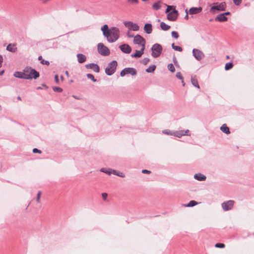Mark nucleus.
<instances>
[{
    "mask_svg": "<svg viewBox=\"0 0 254 254\" xmlns=\"http://www.w3.org/2000/svg\"><path fill=\"white\" fill-rule=\"evenodd\" d=\"M103 35L109 43L115 42L120 37V31L117 27L109 28L107 24H105L101 28Z\"/></svg>",
    "mask_w": 254,
    "mask_h": 254,
    "instance_id": "f257e3e1",
    "label": "nucleus"
},
{
    "mask_svg": "<svg viewBox=\"0 0 254 254\" xmlns=\"http://www.w3.org/2000/svg\"><path fill=\"white\" fill-rule=\"evenodd\" d=\"M25 79H37L39 76V73L35 69L27 66L24 69Z\"/></svg>",
    "mask_w": 254,
    "mask_h": 254,
    "instance_id": "f03ea898",
    "label": "nucleus"
},
{
    "mask_svg": "<svg viewBox=\"0 0 254 254\" xmlns=\"http://www.w3.org/2000/svg\"><path fill=\"white\" fill-rule=\"evenodd\" d=\"M118 65V63L116 61H112L108 64L107 66L105 68V73L109 76L113 75L116 70Z\"/></svg>",
    "mask_w": 254,
    "mask_h": 254,
    "instance_id": "7ed1b4c3",
    "label": "nucleus"
},
{
    "mask_svg": "<svg viewBox=\"0 0 254 254\" xmlns=\"http://www.w3.org/2000/svg\"><path fill=\"white\" fill-rule=\"evenodd\" d=\"M162 50L163 48L160 44H154L151 47V56L155 58H158L161 54Z\"/></svg>",
    "mask_w": 254,
    "mask_h": 254,
    "instance_id": "20e7f679",
    "label": "nucleus"
},
{
    "mask_svg": "<svg viewBox=\"0 0 254 254\" xmlns=\"http://www.w3.org/2000/svg\"><path fill=\"white\" fill-rule=\"evenodd\" d=\"M97 49L98 53L102 56H107L110 54L109 49L102 43L98 44Z\"/></svg>",
    "mask_w": 254,
    "mask_h": 254,
    "instance_id": "39448f33",
    "label": "nucleus"
},
{
    "mask_svg": "<svg viewBox=\"0 0 254 254\" xmlns=\"http://www.w3.org/2000/svg\"><path fill=\"white\" fill-rule=\"evenodd\" d=\"M136 70L133 67H126L124 68L120 72V75L122 77H124L127 74H130L132 76H134L136 75Z\"/></svg>",
    "mask_w": 254,
    "mask_h": 254,
    "instance_id": "423d86ee",
    "label": "nucleus"
},
{
    "mask_svg": "<svg viewBox=\"0 0 254 254\" xmlns=\"http://www.w3.org/2000/svg\"><path fill=\"white\" fill-rule=\"evenodd\" d=\"M124 25L128 28L129 30H133L134 31H138L139 29V27L136 23H134L132 21H125L124 22Z\"/></svg>",
    "mask_w": 254,
    "mask_h": 254,
    "instance_id": "0eeeda50",
    "label": "nucleus"
},
{
    "mask_svg": "<svg viewBox=\"0 0 254 254\" xmlns=\"http://www.w3.org/2000/svg\"><path fill=\"white\" fill-rule=\"evenodd\" d=\"M192 55L195 59L198 61H201L204 57L203 53L197 49H193L192 50Z\"/></svg>",
    "mask_w": 254,
    "mask_h": 254,
    "instance_id": "6e6552de",
    "label": "nucleus"
},
{
    "mask_svg": "<svg viewBox=\"0 0 254 254\" xmlns=\"http://www.w3.org/2000/svg\"><path fill=\"white\" fill-rule=\"evenodd\" d=\"M133 42L135 44L141 45V47L142 45L145 46L146 43L145 39L140 35H136L134 37Z\"/></svg>",
    "mask_w": 254,
    "mask_h": 254,
    "instance_id": "1a4fd4ad",
    "label": "nucleus"
},
{
    "mask_svg": "<svg viewBox=\"0 0 254 254\" xmlns=\"http://www.w3.org/2000/svg\"><path fill=\"white\" fill-rule=\"evenodd\" d=\"M234 204V201L230 200L222 203V207L224 211H228L230 210L233 207Z\"/></svg>",
    "mask_w": 254,
    "mask_h": 254,
    "instance_id": "9d476101",
    "label": "nucleus"
},
{
    "mask_svg": "<svg viewBox=\"0 0 254 254\" xmlns=\"http://www.w3.org/2000/svg\"><path fill=\"white\" fill-rule=\"evenodd\" d=\"M226 4L225 2L219 3L218 5H213L210 8V11L213 10H217L219 11H224L226 9Z\"/></svg>",
    "mask_w": 254,
    "mask_h": 254,
    "instance_id": "9b49d317",
    "label": "nucleus"
},
{
    "mask_svg": "<svg viewBox=\"0 0 254 254\" xmlns=\"http://www.w3.org/2000/svg\"><path fill=\"white\" fill-rule=\"evenodd\" d=\"M189 130L187 129L186 130H179L177 131L173 132V135L175 136H177L178 137H181L183 135H190L189 133Z\"/></svg>",
    "mask_w": 254,
    "mask_h": 254,
    "instance_id": "f8f14e48",
    "label": "nucleus"
},
{
    "mask_svg": "<svg viewBox=\"0 0 254 254\" xmlns=\"http://www.w3.org/2000/svg\"><path fill=\"white\" fill-rule=\"evenodd\" d=\"M119 48L123 53L126 54H129L131 51V47L127 44H123Z\"/></svg>",
    "mask_w": 254,
    "mask_h": 254,
    "instance_id": "ddd939ff",
    "label": "nucleus"
},
{
    "mask_svg": "<svg viewBox=\"0 0 254 254\" xmlns=\"http://www.w3.org/2000/svg\"><path fill=\"white\" fill-rule=\"evenodd\" d=\"M85 67L86 68L92 69L94 72L98 73L100 71V68L99 65L94 63H91L89 64H87L85 65Z\"/></svg>",
    "mask_w": 254,
    "mask_h": 254,
    "instance_id": "4468645a",
    "label": "nucleus"
},
{
    "mask_svg": "<svg viewBox=\"0 0 254 254\" xmlns=\"http://www.w3.org/2000/svg\"><path fill=\"white\" fill-rule=\"evenodd\" d=\"M177 10L174 9L167 14V19L170 21H174L177 18Z\"/></svg>",
    "mask_w": 254,
    "mask_h": 254,
    "instance_id": "2eb2a0df",
    "label": "nucleus"
},
{
    "mask_svg": "<svg viewBox=\"0 0 254 254\" xmlns=\"http://www.w3.org/2000/svg\"><path fill=\"white\" fill-rule=\"evenodd\" d=\"M144 49H145V46L144 45H142L141 50L139 51L136 50L135 53L132 54L131 55V57L132 58H139V57H140L143 54Z\"/></svg>",
    "mask_w": 254,
    "mask_h": 254,
    "instance_id": "dca6fc26",
    "label": "nucleus"
},
{
    "mask_svg": "<svg viewBox=\"0 0 254 254\" xmlns=\"http://www.w3.org/2000/svg\"><path fill=\"white\" fill-rule=\"evenodd\" d=\"M202 10V8L201 6L198 7H192L190 9L189 13L190 14H196L200 13Z\"/></svg>",
    "mask_w": 254,
    "mask_h": 254,
    "instance_id": "f3484780",
    "label": "nucleus"
},
{
    "mask_svg": "<svg viewBox=\"0 0 254 254\" xmlns=\"http://www.w3.org/2000/svg\"><path fill=\"white\" fill-rule=\"evenodd\" d=\"M228 18L223 13L218 14L215 18L216 21L224 22L227 21Z\"/></svg>",
    "mask_w": 254,
    "mask_h": 254,
    "instance_id": "a211bd4d",
    "label": "nucleus"
},
{
    "mask_svg": "<svg viewBox=\"0 0 254 254\" xmlns=\"http://www.w3.org/2000/svg\"><path fill=\"white\" fill-rule=\"evenodd\" d=\"M144 30L148 34H151L152 32V26L150 23H146L144 26Z\"/></svg>",
    "mask_w": 254,
    "mask_h": 254,
    "instance_id": "6ab92c4d",
    "label": "nucleus"
},
{
    "mask_svg": "<svg viewBox=\"0 0 254 254\" xmlns=\"http://www.w3.org/2000/svg\"><path fill=\"white\" fill-rule=\"evenodd\" d=\"M6 50L15 53L17 51V48L16 47V44H9L6 47Z\"/></svg>",
    "mask_w": 254,
    "mask_h": 254,
    "instance_id": "aec40b11",
    "label": "nucleus"
},
{
    "mask_svg": "<svg viewBox=\"0 0 254 254\" xmlns=\"http://www.w3.org/2000/svg\"><path fill=\"white\" fill-rule=\"evenodd\" d=\"M13 75L16 78L25 79V72L24 70L23 72L16 71L14 73Z\"/></svg>",
    "mask_w": 254,
    "mask_h": 254,
    "instance_id": "412c9836",
    "label": "nucleus"
},
{
    "mask_svg": "<svg viewBox=\"0 0 254 254\" xmlns=\"http://www.w3.org/2000/svg\"><path fill=\"white\" fill-rule=\"evenodd\" d=\"M78 62L80 64H82L86 61V57L85 55L82 54H78L77 55Z\"/></svg>",
    "mask_w": 254,
    "mask_h": 254,
    "instance_id": "4be33fe9",
    "label": "nucleus"
},
{
    "mask_svg": "<svg viewBox=\"0 0 254 254\" xmlns=\"http://www.w3.org/2000/svg\"><path fill=\"white\" fill-rule=\"evenodd\" d=\"M194 178L198 181H203L206 180V177L200 173H198L194 175Z\"/></svg>",
    "mask_w": 254,
    "mask_h": 254,
    "instance_id": "5701e85b",
    "label": "nucleus"
},
{
    "mask_svg": "<svg viewBox=\"0 0 254 254\" xmlns=\"http://www.w3.org/2000/svg\"><path fill=\"white\" fill-rule=\"evenodd\" d=\"M191 82L194 86L198 89L199 88V86L197 81V78L196 75L191 77Z\"/></svg>",
    "mask_w": 254,
    "mask_h": 254,
    "instance_id": "b1692460",
    "label": "nucleus"
},
{
    "mask_svg": "<svg viewBox=\"0 0 254 254\" xmlns=\"http://www.w3.org/2000/svg\"><path fill=\"white\" fill-rule=\"evenodd\" d=\"M220 129L223 132L226 134H229L230 133L229 127L226 126V124H223L220 127Z\"/></svg>",
    "mask_w": 254,
    "mask_h": 254,
    "instance_id": "393cba45",
    "label": "nucleus"
},
{
    "mask_svg": "<svg viewBox=\"0 0 254 254\" xmlns=\"http://www.w3.org/2000/svg\"><path fill=\"white\" fill-rule=\"evenodd\" d=\"M160 27L163 30L167 31L170 28V26L166 24L164 22H161L160 23Z\"/></svg>",
    "mask_w": 254,
    "mask_h": 254,
    "instance_id": "a878e982",
    "label": "nucleus"
},
{
    "mask_svg": "<svg viewBox=\"0 0 254 254\" xmlns=\"http://www.w3.org/2000/svg\"><path fill=\"white\" fill-rule=\"evenodd\" d=\"M113 170L110 169H106L104 168H101L100 170V171L103 173H105L108 175H111V174H113Z\"/></svg>",
    "mask_w": 254,
    "mask_h": 254,
    "instance_id": "bb28decb",
    "label": "nucleus"
},
{
    "mask_svg": "<svg viewBox=\"0 0 254 254\" xmlns=\"http://www.w3.org/2000/svg\"><path fill=\"white\" fill-rule=\"evenodd\" d=\"M197 204V202L195 200H191L188 204H185V207H192Z\"/></svg>",
    "mask_w": 254,
    "mask_h": 254,
    "instance_id": "cd10ccee",
    "label": "nucleus"
},
{
    "mask_svg": "<svg viewBox=\"0 0 254 254\" xmlns=\"http://www.w3.org/2000/svg\"><path fill=\"white\" fill-rule=\"evenodd\" d=\"M156 69V66L155 65H150L149 67L146 69L145 71L147 72H153Z\"/></svg>",
    "mask_w": 254,
    "mask_h": 254,
    "instance_id": "c85d7f7f",
    "label": "nucleus"
},
{
    "mask_svg": "<svg viewBox=\"0 0 254 254\" xmlns=\"http://www.w3.org/2000/svg\"><path fill=\"white\" fill-rule=\"evenodd\" d=\"M113 174L114 175H115L116 176H119V177H122V178H124L125 177V176L124 173H122L121 172L115 170H113Z\"/></svg>",
    "mask_w": 254,
    "mask_h": 254,
    "instance_id": "c756f323",
    "label": "nucleus"
},
{
    "mask_svg": "<svg viewBox=\"0 0 254 254\" xmlns=\"http://www.w3.org/2000/svg\"><path fill=\"white\" fill-rule=\"evenodd\" d=\"M172 47L175 51H177L179 52H182L183 51V49L181 47L176 46L174 43H173L172 44Z\"/></svg>",
    "mask_w": 254,
    "mask_h": 254,
    "instance_id": "7c9ffc66",
    "label": "nucleus"
},
{
    "mask_svg": "<svg viewBox=\"0 0 254 254\" xmlns=\"http://www.w3.org/2000/svg\"><path fill=\"white\" fill-rule=\"evenodd\" d=\"M233 66V64L232 63H227L225 64V69L226 70H228L230 69H231Z\"/></svg>",
    "mask_w": 254,
    "mask_h": 254,
    "instance_id": "2f4dec72",
    "label": "nucleus"
},
{
    "mask_svg": "<svg viewBox=\"0 0 254 254\" xmlns=\"http://www.w3.org/2000/svg\"><path fill=\"white\" fill-rule=\"evenodd\" d=\"M160 7H161V6L160 4V2L159 1L155 2L152 5V8L155 10H158L160 8Z\"/></svg>",
    "mask_w": 254,
    "mask_h": 254,
    "instance_id": "473e14b6",
    "label": "nucleus"
},
{
    "mask_svg": "<svg viewBox=\"0 0 254 254\" xmlns=\"http://www.w3.org/2000/svg\"><path fill=\"white\" fill-rule=\"evenodd\" d=\"M38 60L41 61V63L42 64H46V65H49L50 64V63L49 61H45L44 60H43L42 59V57L41 56H39L38 57Z\"/></svg>",
    "mask_w": 254,
    "mask_h": 254,
    "instance_id": "72a5a7b5",
    "label": "nucleus"
},
{
    "mask_svg": "<svg viewBox=\"0 0 254 254\" xmlns=\"http://www.w3.org/2000/svg\"><path fill=\"white\" fill-rule=\"evenodd\" d=\"M86 76L88 79H91L92 81H93L94 82H96L97 80L94 78V76H93V74H90V73H88V74H87Z\"/></svg>",
    "mask_w": 254,
    "mask_h": 254,
    "instance_id": "f704fd0d",
    "label": "nucleus"
},
{
    "mask_svg": "<svg viewBox=\"0 0 254 254\" xmlns=\"http://www.w3.org/2000/svg\"><path fill=\"white\" fill-rule=\"evenodd\" d=\"M168 68L172 72H174L175 70V67L172 64H169L168 65Z\"/></svg>",
    "mask_w": 254,
    "mask_h": 254,
    "instance_id": "c9c22d12",
    "label": "nucleus"
},
{
    "mask_svg": "<svg viewBox=\"0 0 254 254\" xmlns=\"http://www.w3.org/2000/svg\"><path fill=\"white\" fill-rule=\"evenodd\" d=\"M163 133L167 135H173V132H172L169 129H165L163 130Z\"/></svg>",
    "mask_w": 254,
    "mask_h": 254,
    "instance_id": "e433bc0d",
    "label": "nucleus"
},
{
    "mask_svg": "<svg viewBox=\"0 0 254 254\" xmlns=\"http://www.w3.org/2000/svg\"><path fill=\"white\" fill-rule=\"evenodd\" d=\"M172 36L175 39H178L179 38V34L177 32L174 31L172 32Z\"/></svg>",
    "mask_w": 254,
    "mask_h": 254,
    "instance_id": "4c0bfd02",
    "label": "nucleus"
},
{
    "mask_svg": "<svg viewBox=\"0 0 254 254\" xmlns=\"http://www.w3.org/2000/svg\"><path fill=\"white\" fill-rule=\"evenodd\" d=\"M215 247L218 248H223L225 247V245L223 243H217L215 244Z\"/></svg>",
    "mask_w": 254,
    "mask_h": 254,
    "instance_id": "58836bf2",
    "label": "nucleus"
},
{
    "mask_svg": "<svg viewBox=\"0 0 254 254\" xmlns=\"http://www.w3.org/2000/svg\"><path fill=\"white\" fill-rule=\"evenodd\" d=\"M53 90L55 92H61L63 91V89L59 87H53Z\"/></svg>",
    "mask_w": 254,
    "mask_h": 254,
    "instance_id": "ea45409f",
    "label": "nucleus"
},
{
    "mask_svg": "<svg viewBox=\"0 0 254 254\" xmlns=\"http://www.w3.org/2000/svg\"><path fill=\"white\" fill-rule=\"evenodd\" d=\"M149 62V59L145 58L142 60V63L145 65L147 64Z\"/></svg>",
    "mask_w": 254,
    "mask_h": 254,
    "instance_id": "a19ab883",
    "label": "nucleus"
},
{
    "mask_svg": "<svg viewBox=\"0 0 254 254\" xmlns=\"http://www.w3.org/2000/svg\"><path fill=\"white\" fill-rule=\"evenodd\" d=\"M40 197H41V191H39L36 198V201L37 202H40Z\"/></svg>",
    "mask_w": 254,
    "mask_h": 254,
    "instance_id": "79ce46f5",
    "label": "nucleus"
},
{
    "mask_svg": "<svg viewBox=\"0 0 254 254\" xmlns=\"http://www.w3.org/2000/svg\"><path fill=\"white\" fill-rule=\"evenodd\" d=\"M176 77L181 79V80H183V77L181 73L180 72H178L177 73H176Z\"/></svg>",
    "mask_w": 254,
    "mask_h": 254,
    "instance_id": "37998d69",
    "label": "nucleus"
},
{
    "mask_svg": "<svg viewBox=\"0 0 254 254\" xmlns=\"http://www.w3.org/2000/svg\"><path fill=\"white\" fill-rule=\"evenodd\" d=\"M102 198H103V199L104 200V201H106L107 200V196H108V194L107 193H102Z\"/></svg>",
    "mask_w": 254,
    "mask_h": 254,
    "instance_id": "c03bdc74",
    "label": "nucleus"
},
{
    "mask_svg": "<svg viewBox=\"0 0 254 254\" xmlns=\"http://www.w3.org/2000/svg\"><path fill=\"white\" fill-rule=\"evenodd\" d=\"M234 3V4L236 5H239L241 3H242V1L240 0H232Z\"/></svg>",
    "mask_w": 254,
    "mask_h": 254,
    "instance_id": "a18cd8bd",
    "label": "nucleus"
},
{
    "mask_svg": "<svg viewBox=\"0 0 254 254\" xmlns=\"http://www.w3.org/2000/svg\"><path fill=\"white\" fill-rule=\"evenodd\" d=\"M127 2L132 4L138 3V0H127Z\"/></svg>",
    "mask_w": 254,
    "mask_h": 254,
    "instance_id": "49530a36",
    "label": "nucleus"
},
{
    "mask_svg": "<svg viewBox=\"0 0 254 254\" xmlns=\"http://www.w3.org/2000/svg\"><path fill=\"white\" fill-rule=\"evenodd\" d=\"M33 152L34 153H41V151L40 150H39L38 149L35 148L33 149Z\"/></svg>",
    "mask_w": 254,
    "mask_h": 254,
    "instance_id": "de8ad7c7",
    "label": "nucleus"
},
{
    "mask_svg": "<svg viewBox=\"0 0 254 254\" xmlns=\"http://www.w3.org/2000/svg\"><path fill=\"white\" fill-rule=\"evenodd\" d=\"M55 80L56 82L58 84L59 83V77L58 75H55Z\"/></svg>",
    "mask_w": 254,
    "mask_h": 254,
    "instance_id": "09e8293b",
    "label": "nucleus"
},
{
    "mask_svg": "<svg viewBox=\"0 0 254 254\" xmlns=\"http://www.w3.org/2000/svg\"><path fill=\"white\" fill-rule=\"evenodd\" d=\"M142 173L143 174H150L151 172L147 170H142Z\"/></svg>",
    "mask_w": 254,
    "mask_h": 254,
    "instance_id": "8fccbe9b",
    "label": "nucleus"
},
{
    "mask_svg": "<svg viewBox=\"0 0 254 254\" xmlns=\"http://www.w3.org/2000/svg\"><path fill=\"white\" fill-rule=\"evenodd\" d=\"M3 57L1 55H0V67L2 66V63L3 62Z\"/></svg>",
    "mask_w": 254,
    "mask_h": 254,
    "instance_id": "3c124183",
    "label": "nucleus"
},
{
    "mask_svg": "<svg viewBox=\"0 0 254 254\" xmlns=\"http://www.w3.org/2000/svg\"><path fill=\"white\" fill-rule=\"evenodd\" d=\"M186 16L185 17V18L186 19H188V18H189V16H188V10L187 9L186 10Z\"/></svg>",
    "mask_w": 254,
    "mask_h": 254,
    "instance_id": "603ef678",
    "label": "nucleus"
},
{
    "mask_svg": "<svg viewBox=\"0 0 254 254\" xmlns=\"http://www.w3.org/2000/svg\"><path fill=\"white\" fill-rule=\"evenodd\" d=\"M223 14L226 16V15H230V12H226L223 13Z\"/></svg>",
    "mask_w": 254,
    "mask_h": 254,
    "instance_id": "864d4df0",
    "label": "nucleus"
},
{
    "mask_svg": "<svg viewBox=\"0 0 254 254\" xmlns=\"http://www.w3.org/2000/svg\"><path fill=\"white\" fill-rule=\"evenodd\" d=\"M127 35L128 37H129V38H132V37H133V35H129V33H128L127 34Z\"/></svg>",
    "mask_w": 254,
    "mask_h": 254,
    "instance_id": "5fc2aeb1",
    "label": "nucleus"
},
{
    "mask_svg": "<svg viewBox=\"0 0 254 254\" xmlns=\"http://www.w3.org/2000/svg\"><path fill=\"white\" fill-rule=\"evenodd\" d=\"M171 7V6H168V8H167V9H166V13H167V12L169 11V8H170Z\"/></svg>",
    "mask_w": 254,
    "mask_h": 254,
    "instance_id": "6e6d98bb",
    "label": "nucleus"
},
{
    "mask_svg": "<svg viewBox=\"0 0 254 254\" xmlns=\"http://www.w3.org/2000/svg\"><path fill=\"white\" fill-rule=\"evenodd\" d=\"M3 73H4V70H2V71H1L0 72V75H2Z\"/></svg>",
    "mask_w": 254,
    "mask_h": 254,
    "instance_id": "4d7b16f0",
    "label": "nucleus"
},
{
    "mask_svg": "<svg viewBox=\"0 0 254 254\" xmlns=\"http://www.w3.org/2000/svg\"><path fill=\"white\" fill-rule=\"evenodd\" d=\"M182 80V84H183V86H185V82H184V81L183 79V80Z\"/></svg>",
    "mask_w": 254,
    "mask_h": 254,
    "instance_id": "13d9d810",
    "label": "nucleus"
},
{
    "mask_svg": "<svg viewBox=\"0 0 254 254\" xmlns=\"http://www.w3.org/2000/svg\"><path fill=\"white\" fill-rule=\"evenodd\" d=\"M65 74H66V75L67 76H68V71H65Z\"/></svg>",
    "mask_w": 254,
    "mask_h": 254,
    "instance_id": "bf43d9fd",
    "label": "nucleus"
},
{
    "mask_svg": "<svg viewBox=\"0 0 254 254\" xmlns=\"http://www.w3.org/2000/svg\"><path fill=\"white\" fill-rule=\"evenodd\" d=\"M73 97L74 98H75V99H78V98L77 97V96H74V95H73Z\"/></svg>",
    "mask_w": 254,
    "mask_h": 254,
    "instance_id": "052dcab7",
    "label": "nucleus"
},
{
    "mask_svg": "<svg viewBox=\"0 0 254 254\" xmlns=\"http://www.w3.org/2000/svg\"><path fill=\"white\" fill-rule=\"evenodd\" d=\"M17 99H18V100H21V98H20V96H18V98H17Z\"/></svg>",
    "mask_w": 254,
    "mask_h": 254,
    "instance_id": "680f3d73",
    "label": "nucleus"
},
{
    "mask_svg": "<svg viewBox=\"0 0 254 254\" xmlns=\"http://www.w3.org/2000/svg\"><path fill=\"white\" fill-rule=\"evenodd\" d=\"M226 58H227V59H229V56H226Z\"/></svg>",
    "mask_w": 254,
    "mask_h": 254,
    "instance_id": "e2e57ef3",
    "label": "nucleus"
},
{
    "mask_svg": "<svg viewBox=\"0 0 254 254\" xmlns=\"http://www.w3.org/2000/svg\"><path fill=\"white\" fill-rule=\"evenodd\" d=\"M61 79H63V77L62 76H61Z\"/></svg>",
    "mask_w": 254,
    "mask_h": 254,
    "instance_id": "0e129e2a",
    "label": "nucleus"
}]
</instances>
